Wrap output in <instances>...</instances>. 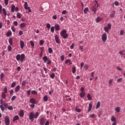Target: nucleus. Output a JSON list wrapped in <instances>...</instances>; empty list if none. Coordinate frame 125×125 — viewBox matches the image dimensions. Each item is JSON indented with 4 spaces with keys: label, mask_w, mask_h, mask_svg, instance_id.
<instances>
[{
    "label": "nucleus",
    "mask_w": 125,
    "mask_h": 125,
    "mask_svg": "<svg viewBox=\"0 0 125 125\" xmlns=\"http://www.w3.org/2000/svg\"><path fill=\"white\" fill-rule=\"evenodd\" d=\"M39 115L40 113H39L38 112H37L35 114L33 112H30L29 114V119L30 121H31V122H34V119H38V117H39Z\"/></svg>",
    "instance_id": "f257e3e1"
},
{
    "label": "nucleus",
    "mask_w": 125,
    "mask_h": 125,
    "mask_svg": "<svg viewBox=\"0 0 125 125\" xmlns=\"http://www.w3.org/2000/svg\"><path fill=\"white\" fill-rule=\"evenodd\" d=\"M16 58L17 61H20L21 60V62H22V61H24V59H25V55L24 54L21 55L18 54L16 56Z\"/></svg>",
    "instance_id": "f03ea898"
},
{
    "label": "nucleus",
    "mask_w": 125,
    "mask_h": 125,
    "mask_svg": "<svg viewBox=\"0 0 125 125\" xmlns=\"http://www.w3.org/2000/svg\"><path fill=\"white\" fill-rule=\"evenodd\" d=\"M60 36L63 39H67V38H68V33H67V30H66V29L62 30L60 33Z\"/></svg>",
    "instance_id": "7ed1b4c3"
},
{
    "label": "nucleus",
    "mask_w": 125,
    "mask_h": 125,
    "mask_svg": "<svg viewBox=\"0 0 125 125\" xmlns=\"http://www.w3.org/2000/svg\"><path fill=\"white\" fill-rule=\"evenodd\" d=\"M42 60L44 62V63H46L47 65H50L51 64V60H50L46 56L43 57Z\"/></svg>",
    "instance_id": "20e7f679"
},
{
    "label": "nucleus",
    "mask_w": 125,
    "mask_h": 125,
    "mask_svg": "<svg viewBox=\"0 0 125 125\" xmlns=\"http://www.w3.org/2000/svg\"><path fill=\"white\" fill-rule=\"evenodd\" d=\"M102 41L103 42H106V41H107V34L106 33H104L102 36Z\"/></svg>",
    "instance_id": "39448f33"
},
{
    "label": "nucleus",
    "mask_w": 125,
    "mask_h": 125,
    "mask_svg": "<svg viewBox=\"0 0 125 125\" xmlns=\"http://www.w3.org/2000/svg\"><path fill=\"white\" fill-rule=\"evenodd\" d=\"M5 124L6 125H9L10 124V121L9 120V117L8 116H5L4 118Z\"/></svg>",
    "instance_id": "423d86ee"
},
{
    "label": "nucleus",
    "mask_w": 125,
    "mask_h": 125,
    "mask_svg": "<svg viewBox=\"0 0 125 125\" xmlns=\"http://www.w3.org/2000/svg\"><path fill=\"white\" fill-rule=\"evenodd\" d=\"M39 123L41 125H44V124H45V118L43 117L41 118Z\"/></svg>",
    "instance_id": "0eeeda50"
},
{
    "label": "nucleus",
    "mask_w": 125,
    "mask_h": 125,
    "mask_svg": "<svg viewBox=\"0 0 125 125\" xmlns=\"http://www.w3.org/2000/svg\"><path fill=\"white\" fill-rule=\"evenodd\" d=\"M20 43L21 49H23V48H24V46H25V42H24V41L21 40L20 41Z\"/></svg>",
    "instance_id": "6e6552de"
},
{
    "label": "nucleus",
    "mask_w": 125,
    "mask_h": 125,
    "mask_svg": "<svg viewBox=\"0 0 125 125\" xmlns=\"http://www.w3.org/2000/svg\"><path fill=\"white\" fill-rule=\"evenodd\" d=\"M55 40L57 43H58V44L60 43V40L59 39V37H58V35H55Z\"/></svg>",
    "instance_id": "1a4fd4ad"
},
{
    "label": "nucleus",
    "mask_w": 125,
    "mask_h": 125,
    "mask_svg": "<svg viewBox=\"0 0 125 125\" xmlns=\"http://www.w3.org/2000/svg\"><path fill=\"white\" fill-rule=\"evenodd\" d=\"M115 14H116V11L113 10L109 15V18H114L115 17Z\"/></svg>",
    "instance_id": "9d476101"
},
{
    "label": "nucleus",
    "mask_w": 125,
    "mask_h": 125,
    "mask_svg": "<svg viewBox=\"0 0 125 125\" xmlns=\"http://www.w3.org/2000/svg\"><path fill=\"white\" fill-rule=\"evenodd\" d=\"M80 96L81 98H83L85 96V92H81Z\"/></svg>",
    "instance_id": "9b49d317"
},
{
    "label": "nucleus",
    "mask_w": 125,
    "mask_h": 125,
    "mask_svg": "<svg viewBox=\"0 0 125 125\" xmlns=\"http://www.w3.org/2000/svg\"><path fill=\"white\" fill-rule=\"evenodd\" d=\"M26 26V23H21L20 24V28L21 29V30H23V29H24V28H25Z\"/></svg>",
    "instance_id": "f8f14e48"
},
{
    "label": "nucleus",
    "mask_w": 125,
    "mask_h": 125,
    "mask_svg": "<svg viewBox=\"0 0 125 125\" xmlns=\"http://www.w3.org/2000/svg\"><path fill=\"white\" fill-rule=\"evenodd\" d=\"M115 111L116 112V113H120V112H121V107H116L115 109Z\"/></svg>",
    "instance_id": "ddd939ff"
},
{
    "label": "nucleus",
    "mask_w": 125,
    "mask_h": 125,
    "mask_svg": "<svg viewBox=\"0 0 125 125\" xmlns=\"http://www.w3.org/2000/svg\"><path fill=\"white\" fill-rule=\"evenodd\" d=\"M30 102L31 103V104H36V100H35L34 98L30 99Z\"/></svg>",
    "instance_id": "4468645a"
},
{
    "label": "nucleus",
    "mask_w": 125,
    "mask_h": 125,
    "mask_svg": "<svg viewBox=\"0 0 125 125\" xmlns=\"http://www.w3.org/2000/svg\"><path fill=\"white\" fill-rule=\"evenodd\" d=\"M65 64L66 65H72V62L70 60H66L65 61Z\"/></svg>",
    "instance_id": "2eb2a0df"
},
{
    "label": "nucleus",
    "mask_w": 125,
    "mask_h": 125,
    "mask_svg": "<svg viewBox=\"0 0 125 125\" xmlns=\"http://www.w3.org/2000/svg\"><path fill=\"white\" fill-rule=\"evenodd\" d=\"M19 89H20V86L18 85L15 88V92H18L19 91Z\"/></svg>",
    "instance_id": "dca6fc26"
},
{
    "label": "nucleus",
    "mask_w": 125,
    "mask_h": 125,
    "mask_svg": "<svg viewBox=\"0 0 125 125\" xmlns=\"http://www.w3.org/2000/svg\"><path fill=\"white\" fill-rule=\"evenodd\" d=\"M17 120H19V116H18V115H16L13 119V122H15L16 121H17Z\"/></svg>",
    "instance_id": "f3484780"
},
{
    "label": "nucleus",
    "mask_w": 125,
    "mask_h": 125,
    "mask_svg": "<svg viewBox=\"0 0 125 125\" xmlns=\"http://www.w3.org/2000/svg\"><path fill=\"white\" fill-rule=\"evenodd\" d=\"M55 29L56 31H59V30H60V26L59 25V24H56L55 25Z\"/></svg>",
    "instance_id": "a211bd4d"
},
{
    "label": "nucleus",
    "mask_w": 125,
    "mask_h": 125,
    "mask_svg": "<svg viewBox=\"0 0 125 125\" xmlns=\"http://www.w3.org/2000/svg\"><path fill=\"white\" fill-rule=\"evenodd\" d=\"M91 109H92V104H89L88 112H90L91 111Z\"/></svg>",
    "instance_id": "6ab92c4d"
},
{
    "label": "nucleus",
    "mask_w": 125,
    "mask_h": 125,
    "mask_svg": "<svg viewBox=\"0 0 125 125\" xmlns=\"http://www.w3.org/2000/svg\"><path fill=\"white\" fill-rule=\"evenodd\" d=\"M111 122H113L114 123L116 122L117 120L116 119V117L114 116H112L111 118Z\"/></svg>",
    "instance_id": "aec40b11"
},
{
    "label": "nucleus",
    "mask_w": 125,
    "mask_h": 125,
    "mask_svg": "<svg viewBox=\"0 0 125 125\" xmlns=\"http://www.w3.org/2000/svg\"><path fill=\"white\" fill-rule=\"evenodd\" d=\"M92 10L94 12V14L96 13V10H97V8L95 7V6H94L92 8Z\"/></svg>",
    "instance_id": "412c9836"
},
{
    "label": "nucleus",
    "mask_w": 125,
    "mask_h": 125,
    "mask_svg": "<svg viewBox=\"0 0 125 125\" xmlns=\"http://www.w3.org/2000/svg\"><path fill=\"white\" fill-rule=\"evenodd\" d=\"M20 116L23 118L24 117V110H21L20 111Z\"/></svg>",
    "instance_id": "4be33fe9"
},
{
    "label": "nucleus",
    "mask_w": 125,
    "mask_h": 125,
    "mask_svg": "<svg viewBox=\"0 0 125 125\" xmlns=\"http://www.w3.org/2000/svg\"><path fill=\"white\" fill-rule=\"evenodd\" d=\"M24 8H25L26 10H28V8L29 7H28V2H24Z\"/></svg>",
    "instance_id": "5701e85b"
},
{
    "label": "nucleus",
    "mask_w": 125,
    "mask_h": 125,
    "mask_svg": "<svg viewBox=\"0 0 125 125\" xmlns=\"http://www.w3.org/2000/svg\"><path fill=\"white\" fill-rule=\"evenodd\" d=\"M21 16H22V15L20 12L17 13V17H18L19 19H21Z\"/></svg>",
    "instance_id": "b1692460"
},
{
    "label": "nucleus",
    "mask_w": 125,
    "mask_h": 125,
    "mask_svg": "<svg viewBox=\"0 0 125 125\" xmlns=\"http://www.w3.org/2000/svg\"><path fill=\"white\" fill-rule=\"evenodd\" d=\"M100 105H101L100 102H98L97 103V104H96V109H99L100 107Z\"/></svg>",
    "instance_id": "393cba45"
},
{
    "label": "nucleus",
    "mask_w": 125,
    "mask_h": 125,
    "mask_svg": "<svg viewBox=\"0 0 125 125\" xmlns=\"http://www.w3.org/2000/svg\"><path fill=\"white\" fill-rule=\"evenodd\" d=\"M101 20H102V19H101V18L98 17L96 18V22L97 23H99V22H100V21H101Z\"/></svg>",
    "instance_id": "a878e982"
},
{
    "label": "nucleus",
    "mask_w": 125,
    "mask_h": 125,
    "mask_svg": "<svg viewBox=\"0 0 125 125\" xmlns=\"http://www.w3.org/2000/svg\"><path fill=\"white\" fill-rule=\"evenodd\" d=\"M2 11L3 13L4 14V15L5 16H6V15H7V13H6V10H5V8H3V9H2Z\"/></svg>",
    "instance_id": "bb28decb"
},
{
    "label": "nucleus",
    "mask_w": 125,
    "mask_h": 125,
    "mask_svg": "<svg viewBox=\"0 0 125 125\" xmlns=\"http://www.w3.org/2000/svg\"><path fill=\"white\" fill-rule=\"evenodd\" d=\"M11 10L12 12H14V11L15 10V6L14 5H12Z\"/></svg>",
    "instance_id": "cd10ccee"
},
{
    "label": "nucleus",
    "mask_w": 125,
    "mask_h": 125,
    "mask_svg": "<svg viewBox=\"0 0 125 125\" xmlns=\"http://www.w3.org/2000/svg\"><path fill=\"white\" fill-rule=\"evenodd\" d=\"M87 98H88V100H89V101H90V100H91L92 97L90 95V94H87Z\"/></svg>",
    "instance_id": "c85d7f7f"
},
{
    "label": "nucleus",
    "mask_w": 125,
    "mask_h": 125,
    "mask_svg": "<svg viewBox=\"0 0 125 125\" xmlns=\"http://www.w3.org/2000/svg\"><path fill=\"white\" fill-rule=\"evenodd\" d=\"M2 99H5L6 98V95H5V93L4 92H2Z\"/></svg>",
    "instance_id": "c756f323"
},
{
    "label": "nucleus",
    "mask_w": 125,
    "mask_h": 125,
    "mask_svg": "<svg viewBox=\"0 0 125 125\" xmlns=\"http://www.w3.org/2000/svg\"><path fill=\"white\" fill-rule=\"evenodd\" d=\"M11 35H12V32H11V31L8 32L6 34L7 37H10Z\"/></svg>",
    "instance_id": "7c9ffc66"
},
{
    "label": "nucleus",
    "mask_w": 125,
    "mask_h": 125,
    "mask_svg": "<svg viewBox=\"0 0 125 125\" xmlns=\"http://www.w3.org/2000/svg\"><path fill=\"white\" fill-rule=\"evenodd\" d=\"M104 30L105 33H109V28L107 26L104 27Z\"/></svg>",
    "instance_id": "2f4dec72"
},
{
    "label": "nucleus",
    "mask_w": 125,
    "mask_h": 125,
    "mask_svg": "<svg viewBox=\"0 0 125 125\" xmlns=\"http://www.w3.org/2000/svg\"><path fill=\"white\" fill-rule=\"evenodd\" d=\"M43 100L45 102H46V101L48 100V97H47V96H44L43 97Z\"/></svg>",
    "instance_id": "473e14b6"
},
{
    "label": "nucleus",
    "mask_w": 125,
    "mask_h": 125,
    "mask_svg": "<svg viewBox=\"0 0 125 125\" xmlns=\"http://www.w3.org/2000/svg\"><path fill=\"white\" fill-rule=\"evenodd\" d=\"M76 71H77V70L76 69V66H74L72 67V73L73 74H75V73H76Z\"/></svg>",
    "instance_id": "72a5a7b5"
},
{
    "label": "nucleus",
    "mask_w": 125,
    "mask_h": 125,
    "mask_svg": "<svg viewBox=\"0 0 125 125\" xmlns=\"http://www.w3.org/2000/svg\"><path fill=\"white\" fill-rule=\"evenodd\" d=\"M9 43L10 44V45H12L13 44V40L12 38H10L9 40Z\"/></svg>",
    "instance_id": "f704fd0d"
},
{
    "label": "nucleus",
    "mask_w": 125,
    "mask_h": 125,
    "mask_svg": "<svg viewBox=\"0 0 125 125\" xmlns=\"http://www.w3.org/2000/svg\"><path fill=\"white\" fill-rule=\"evenodd\" d=\"M95 2H96L95 4V6L96 7H99V6H100V5L98 4V2H97V0H95Z\"/></svg>",
    "instance_id": "c9c22d12"
},
{
    "label": "nucleus",
    "mask_w": 125,
    "mask_h": 125,
    "mask_svg": "<svg viewBox=\"0 0 125 125\" xmlns=\"http://www.w3.org/2000/svg\"><path fill=\"white\" fill-rule=\"evenodd\" d=\"M116 70H117V71H123V68H121L120 66H116Z\"/></svg>",
    "instance_id": "e433bc0d"
},
{
    "label": "nucleus",
    "mask_w": 125,
    "mask_h": 125,
    "mask_svg": "<svg viewBox=\"0 0 125 125\" xmlns=\"http://www.w3.org/2000/svg\"><path fill=\"white\" fill-rule=\"evenodd\" d=\"M31 93L34 95H38V92H37L36 90H33L31 91Z\"/></svg>",
    "instance_id": "4c0bfd02"
},
{
    "label": "nucleus",
    "mask_w": 125,
    "mask_h": 125,
    "mask_svg": "<svg viewBox=\"0 0 125 125\" xmlns=\"http://www.w3.org/2000/svg\"><path fill=\"white\" fill-rule=\"evenodd\" d=\"M48 52L49 53H50V54H51V53H52V52H53V50H52V48H48Z\"/></svg>",
    "instance_id": "58836bf2"
},
{
    "label": "nucleus",
    "mask_w": 125,
    "mask_h": 125,
    "mask_svg": "<svg viewBox=\"0 0 125 125\" xmlns=\"http://www.w3.org/2000/svg\"><path fill=\"white\" fill-rule=\"evenodd\" d=\"M15 85H16V82H14L12 83L11 87L13 88L14 86H15Z\"/></svg>",
    "instance_id": "ea45409f"
},
{
    "label": "nucleus",
    "mask_w": 125,
    "mask_h": 125,
    "mask_svg": "<svg viewBox=\"0 0 125 125\" xmlns=\"http://www.w3.org/2000/svg\"><path fill=\"white\" fill-rule=\"evenodd\" d=\"M87 11H88V7L85 8V9L83 10L84 13L86 14V13H87Z\"/></svg>",
    "instance_id": "a19ab883"
},
{
    "label": "nucleus",
    "mask_w": 125,
    "mask_h": 125,
    "mask_svg": "<svg viewBox=\"0 0 125 125\" xmlns=\"http://www.w3.org/2000/svg\"><path fill=\"white\" fill-rule=\"evenodd\" d=\"M50 77L51 79H54L55 78V74L52 73L51 75H50Z\"/></svg>",
    "instance_id": "79ce46f5"
},
{
    "label": "nucleus",
    "mask_w": 125,
    "mask_h": 125,
    "mask_svg": "<svg viewBox=\"0 0 125 125\" xmlns=\"http://www.w3.org/2000/svg\"><path fill=\"white\" fill-rule=\"evenodd\" d=\"M124 34H125V31H124L123 29H121L120 30V36H124Z\"/></svg>",
    "instance_id": "37998d69"
},
{
    "label": "nucleus",
    "mask_w": 125,
    "mask_h": 125,
    "mask_svg": "<svg viewBox=\"0 0 125 125\" xmlns=\"http://www.w3.org/2000/svg\"><path fill=\"white\" fill-rule=\"evenodd\" d=\"M107 28L108 30H111V28H112V24L111 23L107 24Z\"/></svg>",
    "instance_id": "c03bdc74"
},
{
    "label": "nucleus",
    "mask_w": 125,
    "mask_h": 125,
    "mask_svg": "<svg viewBox=\"0 0 125 125\" xmlns=\"http://www.w3.org/2000/svg\"><path fill=\"white\" fill-rule=\"evenodd\" d=\"M0 108L1 110V111H4V110H5V108L4 106H3L1 104L0 105Z\"/></svg>",
    "instance_id": "a18cd8bd"
},
{
    "label": "nucleus",
    "mask_w": 125,
    "mask_h": 125,
    "mask_svg": "<svg viewBox=\"0 0 125 125\" xmlns=\"http://www.w3.org/2000/svg\"><path fill=\"white\" fill-rule=\"evenodd\" d=\"M30 44L32 47H34L35 46V43H34V42L33 41H30Z\"/></svg>",
    "instance_id": "49530a36"
},
{
    "label": "nucleus",
    "mask_w": 125,
    "mask_h": 125,
    "mask_svg": "<svg viewBox=\"0 0 125 125\" xmlns=\"http://www.w3.org/2000/svg\"><path fill=\"white\" fill-rule=\"evenodd\" d=\"M8 110H9L10 111H12L13 110V107L12 106H9L7 107Z\"/></svg>",
    "instance_id": "de8ad7c7"
},
{
    "label": "nucleus",
    "mask_w": 125,
    "mask_h": 125,
    "mask_svg": "<svg viewBox=\"0 0 125 125\" xmlns=\"http://www.w3.org/2000/svg\"><path fill=\"white\" fill-rule=\"evenodd\" d=\"M4 76V74H3V73H1L0 75V80H2L3 79Z\"/></svg>",
    "instance_id": "09e8293b"
},
{
    "label": "nucleus",
    "mask_w": 125,
    "mask_h": 125,
    "mask_svg": "<svg viewBox=\"0 0 125 125\" xmlns=\"http://www.w3.org/2000/svg\"><path fill=\"white\" fill-rule=\"evenodd\" d=\"M8 51H11V50H12V47H11V46L9 45L8 46Z\"/></svg>",
    "instance_id": "8fccbe9b"
},
{
    "label": "nucleus",
    "mask_w": 125,
    "mask_h": 125,
    "mask_svg": "<svg viewBox=\"0 0 125 125\" xmlns=\"http://www.w3.org/2000/svg\"><path fill=\"white\" fill-rule=\"evenodd\" d=\"M4 105V107L6 109L8 107V104H7V103H4L3 104Z\"/></svg>",
    "instance_id": "3c124183"
},
{
    "label": "nucleus",
    "mask_w": 125,
    "mask_h": 125,
    "mask_svg": "<svg viewBox=\"0 0 125 125\" xmlns=\"http://www.w3.org/2000/svg\"><path fill=\"white\" fill-rule=\"evenodd\" d=\"M76 111L78 113H81V112L82 111V110H81V109H80V108H76Z\"/></svg>",
    "instance_id": "603ef678"
},
{
    "label": "nucleus",
    "mask_w": 125,
    "mask_h": 125,
    "mask_svg": "<svg viewBox=\"0 0 125 125\" xmlns=\"http://www.w3.org/2000/svg\"><path fill=\"white\" fill-rule=\"evenodd\" d=\"M54 29H55L54 26H52L51 27V32H52V33H54Z\"/></svg>",
    "instance_id": "864d4df0"
},
{
    "label": "nucleus",
    "mask_w": 125,
    "mask_h": 125,
    "mask_svg": "<svg viewBox=\"0 0 125 125\" xmlns=\"http://www.w3.org/2000/svg\"><path fill=\"white\" fill-rule=\"evenodd\" d=\"M4 93H7V87L6 86L4 88Z\"/></svg>",
    "instance_id": "5fc2aeb1"
},
{
    "label": "nucleus",
    "mask_w": 125,
    "mask_h": 125,
    "mask_svg": "<svg viewBox=\"0 0 125 125\" xmlns=\"http://www.w3.org/2000/svg\"><path fill=\"white\" fill-rule=\"evenodd\" d=\"M114 4L116 5V6H119V3L118 1H114Z\"/></svg>",
    "instance_id": "6e6d98bb"
},
{
    "label": "nucleus",
    "mask_w": 125,
    "mask_h": 125,
    "mask_svg": "<svg viewBox=\"0 0 125 125\" xmlns=\"http://www.w3.org/2000/svg\"><path fill=\"white\" fill-rule=\"evenodd\" d=\"M11 30H12V32H15V27H14V26H11Z\"/></svg>",
    "instance_id": "4d7b16f0"
},
{
    "label": "nucleus",
    "mask_w": 125,
    "mask_h": 125,
    "mask_svg": "<svg viewBox=\"0 0 125 125\" xmlns=\"http://www.w3.org/2000/svg\"><path fill=\"white\" fill-rule=\"evenodd\" d=\"M15 99H16V96H13L12 97L11 101H14V100H15Z\"/></svg>",
    "instance_id": "13d9d810"
},
{
    "label": "nucleus",
    "mask_w": 125,
    "mask_h": 125,
    "mask_svg": "<svg viewBox=\"0 0 125 125\" xmlns=\"http://www.w3.org/2000/svg\"><path fill=\"white\" fill-rule=\"evenodd\" d=\"M61 59L62 61H63L64 60V59H65V56H64V55H62L61 56Z\"/></svg>",
    "instance_id": "bf43d9fd"
},
{
    "label": "nucleus",
    "mask_w": 125,
    "mask_h": 125,
    "mask_svg": "<svg viewBox=\"0 0 125 125\" xmlns=\"http://www.w3.org/2000/svg\"><path fill=\"white\" fill-rule=\"evenodd\" d=\"M81 92H85V91H84V88L83 87H82L81 88Z\"/></svg>",
    "instance_id": "052dcab7"
},
{
    "label": "nucleus",
    "mask_w": 125,
    "mask_h": 125,
    "mask_svg": "<svg viewBox=\"0 0 125 125\" xmlns=\"http://www.w3.org/2000/svg\"><path fill=\"white\" fill-rule=\"evenodd\" d=\"M40 43L41 45H42L43 43H44V42H43V40H41L40 41Z\"/></svg>",
    "instance_id": "680f3d73"
},
{
    "label": "nucleus",
    "mask_w": 125,
    "mask_h": 125,
    "mask_svg": "<svg viewBox=\"0 0 125 125\" xmlns=\"http://www.w3.org/2000/svg\"><path fill=\"white\" fill-rule=\"evenodd\" d=\"M46 27H47V29H50V27H51L50 24L47 23Z\"/></svg>",
    "instance_id": "e2e57ef3"
},
{
    "label": "nucleus",
    "mask_w": 125,
    "mask_h": 125,
    "mask_svg": "<svg viewBox=\"0 0 125 125\" xmlns=\"http://www.w3.org/2000/svg\"><path fill=\"white\" fill-rule=\"evenodd\" d=\"M95 117V114H92L91 115H89V118H94Z\"/></svg>",
    "instance_id": "0e129e2a"
},
{
    "label": "nucleus",
    "mask_w": 125,
    "mask_h": 125,
    "mask_svg": "<svg viewBox=\"0 0 125 125\" xmlns=\"http://www.w3.org/2000/svg\"><path fill=\"white\" fill-rule=\"evenodd\" d=\"M22 85H23V86H25L26 85V81H23L22 82Z\"/></svg>",
    "instance_id": "69168bd1"
},
{
    "label": "nucleus",
    "mask_w": 125,
    "mask_h": 125,
    "mask_svg": "<svg viewBox=\"0 0 125 125\" xmlns=\"http://www.w3.org/2000/svg\"><path fill=\"white\" fill-rule=\"evenodd\" d=\"M123 81V79L122 78H119L117 80V83H120V82H122Z\"/></svg>",
    "instance_id": "338daca9"
},
{
    "label": "nucleus",
    "mask_w": 125,
    "mask_h": 125,
    "mask_svg": "<svg viewBox=\"0 0 125 125\" xmlns=\"http://www.w3.org/2000/svg\"><path fill=\"white\" fill-rule=\"evenodd\" d=\"M4 3L6 5H7L8 4V0H4Z\"/></svg>",
    "instance_id": "774afa93"
}]
</instances>
